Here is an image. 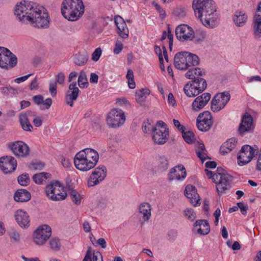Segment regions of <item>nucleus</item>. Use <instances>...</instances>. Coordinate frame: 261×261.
Instances as JSON below:
<instances>
[{"label": "nucleus", "instance_id": "nucleus-51", "mask_svg": "<svg viewBox=\"0 0 261 261\" xmlns=\"http://www.w3.org/2000/svg\"><path fill=\"white\" fill-rule=\"evenodd\" d=\"M152 4L154 6L155 9L160 13V16L162 18H164L166 16V14L164 9L162 8L159 5L155 3V2H153Z\"/></svg>", "mask_w": 261, "mask_h": 261}, {"label": "nucleus", "instance_id": "nucleus-38", "mask_svg": "<svg viewBox=\"0 0 261 261\" xmlns=\"http://www.w3.org/2000/svg\"><path fill=\"white\" fill-rule=\"evenodd\" d=\"M158 169L159 171H165L169 167V161L165 155H161L158 159Z\"/></svg>", "mask_w": 261, "mask_h": 261}, {"label": "nucleus", "instance_id": "nucleus-16", "mask_svg": "<svg viewBox=\"0 0 261 261\" xmlns=\"http://www.w3.org/2000/svg\"><path fill=\"white\" fill-rule=\"evenodd\" d=\"M17 167V162L12 156H4L0 158V167L5 173H11Z\"/></svg>", "mask_w": 261, "mask_h": 261}, {"label": "nucleus", "instance_id": "nucleus-21", "mask_svg": "<svg viewBox=\"0 0 261 261\" xmlns=\"http://www.w3.org/2000/svg\"><path fill=\"white\" fill-rule=\"evenodd\" d=\"M80 91L76 82H72L69 85V90L66 96V102L68 105L73 107V101L76 100Z\"/></svg>", "mask_w": 261, "mask_h": 261}, {"label": "nucleus", "instance_id": "nucleus-37", "mask_svg": "<svg viewBox=\"0 0 261 261\" xmlns=\"http://www.w3.org/2000/svg\"><path fill=\"white\" fill-rule=\"evenodd\" d=\"M89 58L87 53H79L75 55L74 57V63L79 66L84 65L87 62Z\"/></svg>", "mask_w": 261, "mask_h": 261}, {"label": "nucleus", "instance_id": "nucleus-10", "mask_svg": "<svg viewBox=\"0 0 261 261\" xmlns=\"http://www.w3.org/2000/svg\"><path fill=\"white\" fill-rule=\"evenodd\" d=\"M51 235V227L46 224L39 227L34 232L33 241L36 244L42 245Z\"/></svg>", "mask_w": 261, "mask_h": 261}, {"label": "nucleus", "instance_id": "nucleus-59", "mask_svg": "<svg viewBox=\"0 0 261 261\" xmlns=\"http://www.w3.org/2000/svg\"><path fill=\"white\" fill-rule=\"evenodd\" d=\"M65 76L63 72H60L56 75V83L63 85L64 83Z\"/></svg>", "mask_w": 261, "mask_h": 261}, {"label": "nucleus", "instance_id": "nucleus-52", "mask_svg": "<svg viewBox=\"0 0 261 261\" xmlns=\"http://www.w3.org/2000/svg\"><path fill=\"white\" fill-rule=\"evenodd\" d=\"M49 91L51 95L55 97L57 95V83L55 82H51L49 83Z\"/></svg>", "mask_w": 261, "mask_h": 261}, {"label": "nucleus", "instance_id": "nucleus-11", "mask_svg": "<svg viewBox=\"0 0 261 261\" xmlns=\"http://www.w3.org/2000/svg\"><path fill=\"white\" fill-rule=\"evenodd\" d=\"M197 126L202 132L210 130L213 123L212 117L209 111H205L200 113L197 118Z\"/></svg>", "mask_w": 261, "mask_h": 261}, {"label": "nucleus", "instance_id": "nucleus-25", "mask_svg": "<svg viewBox=\"0 0 261 261\" xmlns=\"http://www.w3.org/2000/svg\"><path fill=\"white\" fill-rule=\"evenodd\" d=\"M187 51H181L175 54L174 58V65L176 68L186 70L188 69L186 56Z\"/></svg>", "mask_w": 261, "mask_h": 261}, {"label": "nucleus", "instance_id": "nucleus-40", "mask_svg": "<svg viewBox=\"0 0 261 261\" xmlns=\"http://www.w3.org/2000/svg\"><path fill=\"white\" fill-rule=\"evenodd\" d=\"M150 94V91L148 89H142L136 92V99L138 102L142 103L145 100L147 95Z\"/></svg>", "mask_w": 261, "mask_h": 261}, {"label": "nucleus", "instance_id": "nucleus-58", "mask_svg": "<svg viewBox=\"0 0 261 261\" xmlns=\"http://www.w3.org/2000/svg\"><path fill=\"white\" fill-rule=\"evenodd\" d=\"M152 127H153V126L151 125L148 122H144L142 124V129L144 133H147L150 130H152Z\"/></svg>", "mask_w": 261, "mask_h": 261}, {"label": "nucleus", "instance_id": "nucleus-14", "mask_svg": "<svg viewBox=\"0 0 261 261\" xmlns=\"http://www.w3.org/2000/svg\"><path fill=\"white\" fill-rule=\"evenodd\" d=\"M106 176L107 169L105 166H101L95 168L88 179V186L93 187L98 184L105 178Z\"/></svg>", "mask_w": 261, "mask_h": 261}, {"label": "nucleus", "instance_id": "nucleus-30", "mask_svg": "<svg viewBox=\"0 0 261 261\" xmlns=\"http://www.w3.org/2000/svg\"><path fill=\"white\" fill-rule=\"evenodd\" d=\"M139 212L143 215V219L145 221L149 220L151 217V207L148 202H143L138 207Z\"/></svg>", "mask_w": 261, "mask_h": 261}, {"label": "nucleus", "instance_id": "nucleus-13", "mask_svg": "<svg viewBox=\"0 0 261 261\" xmlns=\"http://www.w3.org/2000/svg\"><path fill=\"white\" fill-rule=\"evenodd\" d=\"M175 32L176 38L180 41L191 40L194 37L192 28L186 24L178 25Z\"/></svg>", "mask_w": 261, "mask_h": 261}, {"label": "nucleus", "instance_id": "nucleus-46", "mask_svg": "<svg viewBox=\"0 0 261 261\" xmlns=\"http://www.w3.org/2000/svg\"><path fill=\"white\" fill-rule=\"evenodd\" d=\"M18 183L23 186H27L30 182V178L28 174H22L18 177Z\"/></svg>", "mask_w": 261, "mask_h": 261}, {"label": "nucleus", "instance_id": "nucleus-34", "mask_svg": "<svg viewBox=\"0 0 261 261\" xmlns=\"http://www.w3.org/2000/svg\"><path fill=\"white\" fill-rule=\"evenodd\" d=\"M259 15H255L253 21V34L255 39L261 37V17Z\"/></svg>", "mask_w": 261, "mask_h": 261}, {"label": "nucleus", "instance_id": "nucleus-29", "mask_svg": "<svg viewBox=\"0 0 261 261\" xmlns=\"http://www.w3.org/2000/svg\"><path fill=\"white\" fill-rule=\"evenodd\" d=\"M80 151H83L84 154V156L89 160V161H92V162H95L94 167L97 163L99 159V155L98 152L94 149L87 148H85Z\"/></svg>", "mask_w": 261, "mask_h": 261}, {"label": "nucleus", "instance_id": "nucleus-23", "mask_svg": "<svg viewBox=\"0 0 261 261\" xmlns=\"http://www.w3.org/2000/svg\"><path fill=\"white\" fill-rule=\"evenodd\" d=\"M186 175L187 173L184 166L180 165L171 169L168 174V178L170 180H181L185 179Z\"/></svg>", "mask_w": 261, "mask_h": 261}, {"label": "nucleus", "instance_id": "nucleus-5", "mask_svg": "<svg viewBox=\"0 0 261 261\" xmlns=\"http://www.w3.org/2000/svg\"><path fill=\"white\" fill-rule=\"evenodd\" d=\"M45 192L48 198L54 201L63 200L67 197L65 188L58 181H55L46 186Z\"/></svg>", "mask_w": 261, "mask_h": 261}, {"label": "nucleus", "instance_id": "nucleus-26", "mask_svg": "<svg viewBox=\"0 0 261 261\" xmlns=\"http://www.w3.org/2000/svg\"><path fill=\"white\" fill-rule=\"evenodd\" d=\"M15 220L18 224L22 228H27L30 225V219L28 214L22 210H18L15 215Z\"/></svg>", "mask_w": 261, "mask_h": 261}, {"label": "nucleus", "instance_id": "nucleus-50", "mask_svg": "<svg viewBox=\"0 0 261 261\" xmlns=\"http://www.w3.org/2000/svg\"><path fill=\"white\" fill-rule=\"evenodd\" d=\"M102 50L101 48H96L92 54V60L95 62L97 61L99 59Z\"/></svg>", "mask_w": 261, "mask_h": 261}, {"label": "nucleus", "instance_id": "nucleus-45", "mask_svg": "<svg viewBox=\"0 0 261 261\" xmlns=\"http://www.w3.org/2000/svg\"><path fill=\"white\" fill-rule=\"evenodd\" d=\"M184 216L191 221H193L195 220L196 216V214L192 208H186L184 211Z\"/></svg>", "mask_w": 261, "mask_h": 261}, {"label": "nucleus", "instance_id": "nucleus-62", "mask_svg": "<svg viewBox=\"0 0 261 261\" xmlns=\"http://www.w3.org/2000/svg\"><path fill=\"white\" fill-rule=\"evenodd\" d=\"M32 166L35 170H41L44 167V164L42 162H36L32 164Z\"/></svg>", "mask_w": 261, "mask_h": 261}, {"label": "nucleus", "instance_id": "nucleus-17", "mask_svg": "<svg viewBox=\"0 0 261 261\" xmlns=\"http://www.w3.org/2000/svg\"><path fill=\"white\" fill-rule=\"evenodd\" d=\"M152 139L155 143L162 145L165 144L169 138L168 128L152 129Z\"/></svg>", "mask_w": 261, "mask_h": 261}, {"label": "nucleus", "instance_id": "nucleus-18", "mask_svg": "<svg viewBox=\"0 0 261 261\" xmlns=\"http://www.w3.org/2000/svg\"><path fill=\"white\" fill-rule=\"evenodd\" d=\"M185 195L189 199L190 203L194 206H197L199 205L200 199L197 193V189L194 186L191 185H187L185 189Z\"/></svg>", "mask_w": 261, "mask_h": 261}, {"label": "nucleus", "instance_id": "nucleus-4", "mask_svg": "<svg viewBox=\"0 0 261 261\" xmlns=\"http://www.w3.org/2000/svg\"><path fill=\"white\" fill-rule=\"evenodd\" d=\"M206 176L209 179H212L213 182L216 184V189L219 195L223 193L230 188L229 180L232 176L227 173H216L213 174L211 171L205 170Z\"/></svg>", "mask_w": 261, "mask_h": 261}, {"label": "nucleus", "instance_id": "nucleus-22", "mask_svg": "<svg viewBox=\"0 0 261 261\" xmlns=\"http://www.w3.org/2000/svg\"><path fill=\"white\" fill-rule=\"evenodd\" d=\"M211 95L209 93H204L197 97L192 103V109L198 111L204 108L210 100Z\"/></svg>", "mask_w": 261, "mask_h": 261}, {"label": "nucleus", "instance_id": "nucleus-55", "mask_svg": "<svg viewBox=\"0 0 261 261\" xmlns=\"http://www.w3.org/2000/svg\"><path fill=\"white\" fill-rule=\"evenodd\" d=\"M237 205L238 208H240L241 213L245 215L248 208L247 205H245L243 202H240L237 203Z\"/></svg>", "mask_w": 261, "mask_h": 261}, {"label": "nucleus", "instance_id": "nucleus-2", "mask_svg": "<svg viewBox=\"0 0 261 261\" xmlns=\"http://www.w3.org/2000/svg\"><path fill=\"white\" fill-rule=\"evenodd\" d=\"M192 8L195 16L205 27L214 28L218 25L219 19L213 0H194Z\"/></svg>", "mask_w": 261, "mask_h": 261}, {"label": "nucleus", "instance_id": "nucleus-61", "mask_svg": "<svg viewBox=\"0 0 261 261\" xmlns=\"http://www.w3.org/2000/svg\"><path fill=\"white\" fill-rule=\"evenodd\" d=\"M174 125L177 127L179 131H180L181 133L185 129V127L181 125L179 121L178 120L174 119L173 120Z\"/></svg>", "mask_w": 261, "mask_h": 261}, {"label": "nucleus", "instance_id": "nucleus-53", "mask_svg": "<svg viewBox=\"0 0 261 261\" xmlns=\"http://www.w3.org/2000/svg\"><path fill=\"white\" fill-rule=\"evenodd\" d=\"M123 49V44L118 40L116 41L115 47L114 48V53L119 54Z\"/></svg>", "mask_w": 261, "mask_h": 261}, {"label": "nucleus", "instance_id": "nucleus-3", "mask_svg": "<svg viewBox=\"0 0 261 261\" xmlns=\"http://www.w3.org/2000/svg\"><path fill=\"white\" fill-rule=\"evenodd\" d=\"M84 8L82 0H64L62 4L61 13L68 20L75 21L83 15Z\"/></svg>", "mask_w": 261, "mask_h": 261}, {"label": "nucleus", "instance_id": "nucleus-6", "mask_svg": "<svg viewBox=\"0 0 261 261\" xmlns=\"http://www.w3.org/2000/svg\"><path fill=\"white\" fill-rule=\"evenodd\" d=\"M16 56L8 48L0 46V68L10 70L17 65Z\"/></svg>", "mask_w": 261, "mask_h": 261}, {"label": "nucleus", "instance_id": "nucleus-32", "mask_svg": "<svg viewBox=\"0 0 261 261\" xmlns=\"http://www.w3.org/2000/svg\"><path fill=\"white\" fill-rule=\"evenodd\" d=\"M191 83L192 82L190 81L187 83L185 85L183 89L185 94L189 97H195L200 93L197 87L194 86V85L192 84Z\"/></svg>", "mask_w": 261, "mask_h": 261}, {"label": "nucleus", "instance_id": "nucleus-15", "mask_svg": "<svg viewBox=\"0 0 261 261\" xmlns=\"http://www.w3.org/2000/svg\"><path fill=\"white\" fill-rule=\"evenodd\" d=\"M253 128L252 117L249 114L246 113L242 117L238 132L240 135L243 136L245 133L253 132Z\"/></svg>", "mask_w": 261, "mask_h": 261}, {"label": "nucleus", "instance_id": "nucleus-39", "mask_svg": "<svg viewBox=\"0 0 261 261\" xmlns=\"http://www.w3.org/2000/svg\"><path fill=\"white\" fill-rule=\"evenodd\" d=\"M51 174L47 172H40L34 174L33 176L34 181L37 184H42L43 182H45L46 180L49 178Z\"/></svg>", "mask_w": 261, "mask_h": 261}, {"label": "nucleus", "instance_id": "nucleus-44", "mask_svg": "<svg viewBox=\"0 0 261 261\" xmlns=\"http://www.w3.org/2000/svg\"><path fill=\"white\" fill-rule=\"evenodd\" d=\"M181 134L185 141L188 144H191L195 140V135L191 131H185V129L181 132Z\"/></svg>", "mask_w": 261, "mask_h": 261}, {"label": "nucleus", "instance_id": "nucleus-35", "mask_svg": "<svg viewBox=\"0 0 261 261\" xmlns=\"http://www.w3.org/2000/svg\"><path fill=\"white\" fill-rule=\"evenodd\" d=\"M186 57L188 69L191 66H196L199 64V57L195 54L187 51Z\"/></svg>", "mask_w": 261, "mask_h": 261}, {"label": "nucleus", "instance_id": "nucleus-12", "mask_svg": "<svg viewBox=\"0 0 261 261\" xmlns=\"http://www.w3.org/2000/svg\"><path fill=\"white\" fill-rule=\"evenodd\" d=\"M95 162L89 161L84 156L83 151H79L74 159V164L75 167L83 171H88L94 167Z\"/></svg>", "mask_w": 261, "mask_h": 261}, {"label": "nucleus", "instance_id": "nucleus-48", "mask_svg": "<svg viewBox=\"0 0 261 261\" xmlns=\"http://www.w3.org/2000/svg\"><path fill=\"white\" fill-rule=\"evenodd\" d=\"M49 245L51 248L54 250H59L60 248L59 239L57 238H53L49 241Z\"/></svg>", "mask_w": 261, "mask_h": 261}, {"label": "nucleus", "instance_id": "nucleus-42", "mask_svg": "<svg viewBox=\"0 0 261 261\" xmlns=\"http://www.w3.org/2000/svg\"><path fill=\"white\" fill-rule=\"evenodd\" d=\"M78 85L81 88H87L89 85L86 72L84 70H82L80 73Z\"/></svg>", "mask_w": 261, "mask_h": 261}, {"label": "nucleus", "instance_id": "nucleus-60", "mask_svg": "<svg viewBox=\"0 0 261 261\" xmlns=\"http://www.w3.org/2000/svg\"><path fill=\"white\" fill-rule=\"evenodd\" d=\"M162 128H168L167 127V125L162 121H159L157 122L155 125L153 126V127H152V129H160Z\"/></svg>", "mask_w": 261, "mask_h": 261}, {"label": "nucleus", "instance_id": "nucleus-31", "mask_svg": "<svg viewBox=\"0 0 261 261\" xmlns=\"http://www.w3.org/2000/svg\"><path fill=\"white\" fill-rule=\"evenodd\" d=\"M247 19V15L245 12L241 11H237L233 17V21L238 27H243Z\"/></svg>", "mask_w": 261, "mask_h": 261}, {"label": "nucleus", "instance_id": "nucleus-9", "mask_svg": "<svg viewBox=\"0 0 261 261\" xmlns=\"http://www.w3.org/2000/svg\"><path fill=\"white\" fill-rule=\"evenodd\" d=\"M230 99V95L227 91L217 94L211 101V110L218 112L223 109Z\"/></svg>", "mask_w": 261, "mask_h": 261}, {"label": "nucleus", "instance_id": "nucleus-64", "mask_svg": "<svg viewBox=\"0 0 261 261\" xmlns=\"http://www.w3.org/2000/svg\"><path fill=\"white\" fill-rule=\"evenodd\" d=\"M93 261H103L102 256L99 252H96L93 253Z\"/></svg>", "mask_w": 261, "mask_h": 261}, {"label": "nucleus", "instance_id": "nucleus-33", "mask_svg": "<svg viewBox=\"0 0 261 261\" xmlns=\"http://www.w3.org/2000/svg\"><path fill=\"white\" fill-rule=\"evenodd\" d=\"M204 74L205 72L203 69L199 68H194L189 69L185 74V76L189 79L194 80L195 79L199 77V76H202Z\"/></svg>", "mask_w": 261, "mask_h": 261}, {"label": "nucleus", "instance_id": "nucleus-63", "mask_svg": "<svg viewBox=\"0 0 261 261\" xmlns=\"http://www.w3.org/2000/svg\"><path fill=\"white\" fill-rule=\"evenodd\" d=\"M91 247H89L83 261H92L91 259Z\"/></svg>", "mask_w": 261, "mask_h": 261}, {"label": "nucleus", "instance_id": "nucleus-57", "mask_svg": "<svg viewBox=\"0 0 261 261\" xmlns=\"http://www.w3.org/2000/svg\"><path fill=\"white\" fill-rule=\"evenodd\" d=\"M154 51L155 54L159 56L160 63H162V62H164L163 57L162 54V49L158 45L154 46Z\"/></svg>", "mask_w": 261, "mask_h": 261}, {"label": "nucleus", "instance_id": "nucleus-1", "mask_svg": "<svg viewBox=\"0 0 261 261\" xmlns=\"http://www.w3.org/2000/svg\"><path fill=\"white\" fill-rule=\"evenodd\" d=\"M15 15L20 21L29 22L38 28H47L49 18L46 10L32 2L22 1L15 6Z\"/></svg>", "mask_w": 261, "mask_h": 261}, {"label": "nucleus", "instance_id": "nucleus-54", "mask_svg": "<svg viewBox=\"0 0 261 261\" xmlns=\"http://www.w3.org/2000/svg\"><path fill=\"white\" fill-rule=\"evenodd\" d=\"M44 98L41 95H37L33 97V100L34 102L37 105H40L43 102Z\"/></svg>", "mask_w": 261, "mask_h": 261}, {"label": "nucleus", "instance_id": "nucleus-27", "mask_svg": "<svg viewBox=\"0 0 261 261\" xmlns=\"http://www.w3.org/2000/svg\"><path fill=\"white\" fill-rule=\"evenodd\" d=\"M197 228V232L201 235L207 234L210 231V226L206 220H198L193 225Z\"/></svg>", "mask_w": 261, "mask_h": 261}, {"label": "nucleus", "instance_id": "nucleus-41", "mask_svg": "<svg viewBox=\"0 0 261 261\" xmlns=\"http://www.w3.org/2000/svg\"><path fill=\"white\" fill-rule=\"evenodd\" d=\"M191 81L192 82V84L194 85V86L197 87V88L200 93L202 92L207 87L206 82L205 80L203 78L197 77L194 80H192Z\"/></svg>", "mask_w": 261, "mask_h": 261}, {"label": "nucleus", "instance_id": "nucleus-36", "mask_svg": "<svg viewBox=\"0 0 261 261\" xmlns=\"http://www.w3.org/2000/svg\"><path fill=\"white\" fill-rule=\"evenodd\" d=\"M195 151L197 156L201 160L202 162H203L206 159H210L207 154V151L203 143H199Z\"/></svg>", "mask_w": 261, "mask_h": 261}, {"label": "nucleus", "instance_id": "nucleus-20", "mask_svg": "<svg viewBox=\"0 0 261 261\" xmlns=\"http://www.w3.org/2000/svg\"><path fill=\"white\" fill-rule=\"evenodd\" d=\"M13 153L19 157H25L29 154L30 149L25 143L18 141L14 143L11 147Z\"/></svg>", "mask_w": 261, "mask_h": 261}, {"label": "nucleus", "instance_id": "nucleus-47", "mask_svg": "<svg viewBox=\"0 0 261 261\" xmlns=\"http://www.w3.org/2000/svg\"><path fill=\"white\" fill-rule=\"evenodd\" d=\"M236 139L232 138L227 140L223 144L227 148V151H231L236 147Z\"/></svg>", "mask_w": 261, "mask_h": 261}, {"label": "nucleus", "instance_id": "nucleus-49", "mask_svg": "<svg viewBox=\"0 0 261 261\" xmlns=\"http://www.w3.org/2000/svg\"><path fill=\"white\" fill-rule=\"evenodd\" d=\"M9 234L10 238L13 239L15 241L18 242L20 240V234L15 229L11 228Z\"/></svg>", "mask_w": 261, "mask_h": 261}, {"label": "nucleus", "instance_id": "nucleus-28", "mask_svg": "<svg viewBox=\"0 0 261 261\" xmlns=\"http://www.w3.org/2000/svg\"><path fill=\"white\" fill-rule=\"evenodd\" d=\"M31 198L30 193L25 189L18 190L14 195L15 201L19 202H25L29 201Z\"/></svg>", "mask_w": 261, "mask_h": 261}, {"label": "nucleus", "instance_id": "nucleus-56", "mask_svg": "<svg viewBox=\"0 0 261 261\" xmlns=\"http://www.w3.org/2000/svg\"><path fill=\"white\" fill-rule=\"evenodd\" d=\"M177 236V231L176 230H170L168 234V239L170 242H173L175 240Z\"/></svg>", "mask_w": 261, "mask_h": 261}, {"label": "nucleus", "instance_id": "nucleus-19", "mask_svg": "<svg viewBox=\"0 0 261 261\" xmlns=\"http://www.w3.org/2000/svg\"><path fill=\"white\" fill-rule=\"evenodd\" d=\"M37 116V113L35 112L28 111L25 113H21L19 116V120L22 128L25 131L32 132L33 126L31 125L29 117Z\"/></svg>", "mask_w": 261, "mask_h": 261}, {"label": "nucleus", "instance_id": "nucleus-24", "mask_svg": "<svg viewBox=\"0 0 261 261\" xmlns=\"http://www.w3.org/2000/svg\"><path fill=\"white\" fill-rule=\"evenodd\" d=\"M114 21L117 25L119 36L122 38H127L128 36L129 31L124 19L120 16L116 15L115 17Z\"/></svg>", "mask_w": 261, "mask_h": 261}, {"label": "nucleus", "instance_id": "nucleus-8", "mask_svg": "<svg viewBox=\"0 0 261 261\" xmlns=\"http://www.w3.org/2000/svg\"><path fill=\"white\" fill-rule=\"evenodd\" d=\"M257 152L253 147L249 145H243L238 154V165L243 166L249 163Z\"/></svg>", "mask_w": 261, "mask_h": 261}, {"label": "nucleus", "instance_id": "nucleus-43", "mask_svg": "<svg viewBox=\"0 0 261 261\" xmlns=\"http://www.w3.org/2000/svg\"><path fill=\"white\" fill-rule=\"evenodd\" d=\"M69 193L70 198L74 203L77 205L81 203V196L78 192L72 188H70L69 189Z\"/></svg>", "mask_w": 261, "mask_h": 261}, {"label": "nucleus", "instance_id": "nucleus-7", "mask_svg": "<svg viewBox=\"0 0 261 261\" xmlns=\"http://www.w3.org/2000/svg\"><path fill=\"white\" fill-rule=\"evenodd\" d=\"M125 121V116L124 112L117 108L111 110L107 118V124L111 128H116L121 126Z\"/></svg>", "mask_w": 261, "mask_h": 261}]
</instances>
